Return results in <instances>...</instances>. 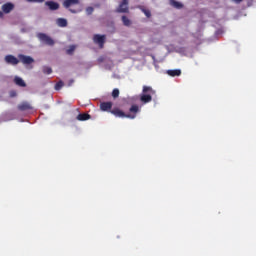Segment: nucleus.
<instances>
[{
	"instance_id": "obj_1",
	"label": "nucleus",
	"mask_w": 256,
	"mask_h": 256,
	"mask_svg": "<svg viewBox=\"0 0 256 256\" xmlns=\"http://www.w3.org/2000/svg\"><path fill=\"white\" fill-rule=\"evenodd\" d=\"M153 95H155V90H153L151 86H142V94H140V103H151V101H153Z\"/></svg>"
},
{
	"instance_id": "obj_2",
	"label": "nucleus",
	"mask_w": 256,
	"mask_h": 256,
	"mask_svg": "<svg viewBox=\"0 0 256 256\" xmlns=\"http://www.w3.org/2000/svg\"><path fill=\"white\" fill-rule=\"evenodd\" d=\"M37 38L39 39V41H41V43H43V44H45L47 46L55 45V41L50 36H48L45 33L37 34Z\"/></svg>"
},
{
	"instance_id": "obj_3",
	"label": "nucleus",
	"mask_w": 256,
	"mask_h": 256,
	"mask_svg": "<svg viewBox=\"0 0 256 256\" xmlns=\"http://www.w3.org/2000/svg\"><path fill=\"white\" fill-rule=\"evenodd\" d=\"M110 113H112V115L118 117V118H128V119H134L136 118V114L130 113V114H126L124 113L122 110L116 108L114 110H111Z\"/></svg>"
},
{
	"instance_id": "obj_4",
	"label": "nucleus",
	"mask_w": 256,
	"mask_h": 256,
	"mask_svg": "<svg viewBox=\"0 0 256 256\" xmlns=\"http://www.w3.org/2000/svg\"><path fill=\"white\" fill-rule=\"evenodd\" d=\"M18 60L19 63H22V65H31L35 63V59L31 56H24L23 54H18Z\"/></svg>"
},
{
	"instance_id": "obj_5",
	"label": "nucleus",
	"mask_w": 256,
	"mask_h": 256,
	"mask_svg": "<svg viewBox=\"0 0 256 256\" xmlns=\"http://www.w3.org/2000/svg\"><path fill=\"white\" fill-rule=\"evenodd\" d=\"M94 43L98 44L101 49L104 48V43H106V35H94Z\"/></svg>"
},
{
	"instance_id": "obj_6",
	"label": "nucleus",
	"mask_w": 256,
	"mask_h": 256,
	"mask_svg": "<svg viewBox=\"0 0 256 256\" xmlns=\"http://www.w3.org/2000/svg\"><path fill=\"white\" fill-rule=\"evenodd\" d=\"M4 62H6L8 65L16 66L19 63V59L13 55H6V57H4Z\"/></svg>"
},
{
	"instance_id": "obj_7",
	"label": "nucleus",
	"mask_w": 256,
	"mask_h": 256,
	"mask_svg": "<svg viewBox=\"0 0 256 256\" xmlns=\"http://www.w3.org/2000/svg\"><path fill=\"white\" fill-rule=\"evenodd\" d=\"M116 13H128V0H122L118 8L116 9Z\"/></svg>"
},
{
	"instance_id": "obj_8",
	"label": "nucleus",
	"mask_w": 256,
	"mask_h": 256,
	"mask_svg": "<svg viewBox=\"0 0 256 256\" xmlns=\"http://www.w3.org/2000/svg\"><path fill=\"white\" fill-rule=\"evenodd\" d=\"M45 6L49 7V10H51V11L59 10V3L54 2V1L45 2Z\"/></svg>"
},
{
	"instance_id": "obj_9",
	"label": "nucleus",
	"mask_w": 256,
	"mask_h": 256,
	"mask_svg": "<svg viewBox=\"0 0 256 256\" xmlns=\"http://www.w3.org/2000/svg\"><path fill=\"white\" fill-rule=\"evenodd\" d=\"M79 4V0H64L63 1V7L65 9H69L71 6H75Z\"/></svg>"
},
{
	"instance_id": "obj_10",
	"label": "nucleus",
	"mask_w": 256,
	"mask_h": 256,
	"mask_svg": "<svg viewBox=\"0 0 256 256\" xmlns=\"http://www.w3.org/2000/svg\"><path fill=\"white\" fill-rule=\"evenodd\" d=\"M13 9H14V4L12 3H5L4 5H2V12L4 14L10 13Z\"/></svg>"
},
{
	"instance_id": "obj_11",
	"label": "nucleus",
	"mask_w": 256,
	"mask_h": 256,
	"mask_svg": "<svg viewBox=\"0 0 256 256\" xmlns=\"http://www.w3.org/2000/svg\"><path fill=\"white\" fill-rule=\"evenodd\" d=\"M112 109V102H102L100 103V110L108 112Z\"/></svg>"
},
{
	"instance_id": "obj_12",
	"label": "nucleus",
	"mask_w": 256,
	"mask_h": 256,
	"mask_svg": "<svg viewBox=\"0 0 256 256\" xmlns=\"http://www.w3.org/2000/svg\"><path fill=\"white\" fill-rule=\"evenodd\" d=\"M17 108H18V111H29L33 109V107H31V104L27 102L21 103L20 105H18Z\"/></svg>"
},
{
	"instance_id": "obj_13",
	"label": "nucleus",
	"mask_w": 256,
	"mask_h": 256,
	"mask_svg": "<svg viewBox=\"0 0 256 256\" xmlns=\"http://www.w3.org/2000/svg\"><path fill=\"white\" fill-rule=\"evenodd\" d=\"M76 119L77 121L84 122V121L90 120L91 116L90 114H87V113H80L79 115H77Z\"/></svg>"
},
{
	"instance_id": "obj_14",
	"label": "nucleus",
	"mask_w": 256,
	"mask_h": 256,
	"mask_svg": "<svg viewBox=\"0 0 256 256\" xmlns=\"http://www.w3.org/2000/svg\"><path fill=\"white\" fill-rule=\"evenodd\" d=\"M169 5H171V7L180 10L183 8V4H181V2H178L176 0H169Z\"/></svg>"
},
{
	"instance_id": "obj_15",
	"label": "nucleus",
	"mask_w": 256,
	"mask_h": 256,
	"mask_svg": "<svg viewBox=\"0 0 256 256\" xmlns=\"http://www.w3.org/2000/svg\"><path fill=\"white\" fill-rule=\"evenodd\" d=\"M167 75L171 77H179L181 76V70L175 69V70H167Z\"/></svg>"
},
{
	"instance_id": "obj_16",
	"label": "nucleus",
	"mask_w": 256,
	"mask_h": 256,
	"mask_svg": "<svg viewBox=\"0 0 256 256\" xmlns=\"http://www.w3.org/2000/svg\"><path fill=\"white\" fill-rule=\"evenodd\" d=\"M14 84H16L18 87H27V84L24 83V80L18 77L14 78Z\"/></svg>"
},
{
	"instance_id": "obj_17",
	"label": "nucleus",
	"mask_w": 256,
	"mask_h": 256,
	"mask_svg": "<svg viewBox=\"0 0 256 256\" xmlns=\"http://www.w3.org/2000/svg\"><path fill=\"white\" fill-rule=\"evenodd\" d=\"M57 26H59L61 28L67 27V20H65L63 18L57 19Z\"/></svg>"
},
{
	"instance_id": "obj_18",
	"label": "nucleus",
	"mask_w": 256,
	"mask_h": 256,
	"mask_svg": "<svg viewBox=\"0 0 256 256\" xmlns=\"http://www.w3.org/2000/svg\"><path fill=\"white\" fill-rule=\"evenodd\" d=\"M121 20H122V25H124L126 27H130L131 21H130V19H128V17L122 16Z\"/></svg>"
},
{
	"instance_id": "obj_19",
	"label": "nucleus",
	"mask_w": 256,
	"mask_h": 256,
	"mask_svg": "<svg viewBox=\"0 0 256 256\" xmlns=\"http://www.w3.org/2000/svg\"><path fill=\"white\" fill-rule=\"evenodd\" d=\"M130 114L136 115V113H138V106L137 105H132L129 110Z\"/></svg>"
},
{
	"instance_id": "obj_20",
	"label": "nucleus",
	"mask_w": 256,
	"mask_h": 256,
	"mask_svg": "<svg viewBox=\"0 0 256 256\" xmlns=\"http://www.w3.org/2000/svg\"><path fill=\"white\" fill-rule=\"evenodd\" d=\"M140 11H142V13L145 14V16H147V18H151V11L145 9L144 7H140Z\"/></svg>"
},
{
	"instance_id": "obj_21",
	"label": "nucleus",
	"mask_w": 256,
	"mask_h": 256,
	"mask_svg": "<svg viewBox=\"0 0 256 256\" xmlns=\"http://www.w3.org/2000/svg\"><path fill=\"white\" fill-rule=\"evenodd\" d=\"M52 72H53V70L51 69V67H48V66H44V67H43V73H44V74L49 75V74H51Z\"/></svg>"
},
{
	"instance_id": "obj_22",
	"label": "nucleus",
	"mask_w": 256,
	"mask_h": 256,
	"mask_svg": "<svg viewBox=\"0 0 256 256\" xmlns=\"http://www.w3.org/2000/svg\"><path fill=\"white\" fill-rule=\"evenodd\" d=\"M75 51V46L71 45L69 46V49L66 50L67 55H73V52Z\"/></svg>"
},
{
	"instance_id": "obj_23",
	"label": "nucleus",
	"mask_w": 256,
	"mask_h": 256,
	"mask_svg": "<svg viewBox=\"0 0 256 256\" xmlns=\"http://www.w3.org/2000/svg\"><path fill=\"white\" fill-rule=\"evenodd\" d=\"M61 88H63V81H59L55 84V91H59Z\"/></svg>"
},
{
	"instance_id": "obj_24",
	"label": "nucleus",
	"mask_w": 256,
	"mask_h": 256,
	"mask_svg": "<svg viewBox=\"0 0 256 256\" xmlns=\"http://www.w3.org/2000/svg\"><path fill=\"white\" fill-rule=\"evenodd\" d=\"M119 95H120V91L118 89L112 90V97L114 99L118 98Z\"/></svg>"
},
{
	"instance_id": "obj_25",
	"label": "nucleus",
	"mask_w": 256,
	"mask_h": 256,
	"mask_svg": "<svg viewBox=\"0 0 256 256\" xmlns=\"http://www.w3.org/2000/svg\"><path fill=\"white\" fill-rule=\"evenodd\" d=\"M92 13H94V7L86 8V15H92Z\"/></svg>"
},
{
	"instance_id": "obj_26",
	"label": "nucleus",
	"mask_w": 256,
	"mask_h": 256,
	"mask_svg": "<svg viewBox=\"0 0 256 256\" xmlns=\"http://www.w3.org/2000/svg\"><path fill=\"white\" fill-rule=\"evenodd\" d=\"M28 3H43L45 0H26Z\"/></svg>"
},
{
	"instance_id": "obj_27",
	"label": "nucleus",
	"mask_w": 256,
	"mask_h": 256,
	"mask_svg": "<svg viewBox=\"0 0 256 256\" xmlns=\"http://www.w3.org/2000/svg\"><path fill=\"white\" fill-rule=\"evenodd\" d=\"M10 97L12 98L16 97V91L14 90L10 91Z\"/></svg>"
},
{
	"instance_id": "obj_28",
	"label": "nucleus",
	"mask_w": 256,
	"mask_h": 256,
	"mask_svg": "<svg viewBox=\"0 0 256 256\" xmlns=\"http://www.w3.org/2000/svg\"><path fill=\"white\" fill-rule=\"evenodd\" d=\"M232 1H234V3L236 4H240L242 2V0H232Z\"/></svg>"
},
{
	"instance_id": "obj_29",
	"label": "nucleus",
	"mask_w": 256,
	"mask_h": 256,
	"mask_svg": "<svg viewBox=\"0 0 256 256\" xmlns=\"http://www.w3.org/2000/svg\"><path fill=\"white\" fill-rule=\"evenodd\" d=\"M69 12H70V13H73V14L77 13V11H76V10H73V9H69Z\"/></svg>"
},
{
	"instance_id": "obj_30",
	"label": "nucleus",
	"mask_w": 256,
	"mask_h": 256,
	"mask_svg": "<svg viewBox=\"0 0 256 256\" xmlns=\"http://www.w3.org/2000/svg\"><path fill=\"white\" fill-rule=\"evenodd\" d=\"M3 11H0V18H2L4 16Z\"/></svg>"
}]
</instances>
